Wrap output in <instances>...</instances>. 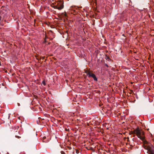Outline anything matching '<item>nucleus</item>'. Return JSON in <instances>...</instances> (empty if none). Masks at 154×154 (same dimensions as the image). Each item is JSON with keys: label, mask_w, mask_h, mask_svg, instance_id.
I'll use <instances>...</instances> for the list:
<instances>
[{"label": "nucleus", "mask_w": 154, "mask_h": 154, "mask_svg": "<svg viewBox=\"0 0 154 154\" xmlns=\"http://www.w3.org/2000/svg\"><path fill=\"white\" fill-rule=\"evenodd\" d=\"M136 134L137 137L140 138L142 140H144V133L143 131H141L139 130H137L136 131Z\"/></svg>", "instance_id": "1"}, {"label": "nucleus", "mask_w": 154, "mask_h": 154, "mask_svg": "<svg viewBox=\"0 0 154 154\" xmlns=\"http://www.w3.org/2000/svg\"><path fill=\"white\" fill-rule=\"evenodd\" d=\"M77 8L75 6H71L70 8V12L71 14H73L75 15L77 14V12L76 11Z\"/></svg>", "instance_id": "2"}, {"label": "nucleus", "mask_w": 154, "mask_h": 154, "mask_svg": "<svg viewBox=\"0 0 154 154\" xmlns=\"http://www.w3.org/2000/svg\"><path fill=\"white\" fill-rule=\"evenodd\" d=\"M63 2L62 1H59L57 2V8L59 10H61L63 8Z\"/></svg>", "instance_id": "3"}, {"label": "nucleus", "mask_w": 154, "mask_h": 154, "mask_svg": "<svg viewBox=\"0 0 154 154\" xmlns=\"http://www.w3.org/2000/svg\"><path fill=\"white\" fill-rule=\"evenodd\" d=\"M87 75L89 77H92L94 79V80L95 81H97V79L95 75L92 73L88 72L87 73Z\"/></svg>", "instance_id": "4"}, {"label": "nucleus", "mask_w": 154, "mask_h": 154, "mask_svg": "<svg viewBox=\"0 0 154 154\" xmlns=\"http://www.w3.org/2000/svg\"><path fill=\"white\" fill-rule=\"evenodd\" d=\"M144 148H145L147 150L148 152H149V150H151L150 149H149V148L146 146H144Z\"/></svg>", "instance_id": "5"}, {"label": "nucleus", "mask_w": 154, "mask_h": 154, "mask_svg": "<svg viewBox=\"0 0 154 154\" xmlns=\"http://www.w3.org/2000/svg\"><path fill=\"white\" fill-rule=\"evenodd\" d=\"M149 154H154V152L153 150H149Z\"/></svg>", "instance_id": "6"}, {"label": "nucleus", "mask_w": 154, "mask_h": 154, "mask_svg": "<svg viewBox=\"0 0 154 154\" xmlns=\"http://www.w3.org/2000/svg\"><path fill=\"white\" fill-rule=\"evenodd\" d=\"M63 17L66 18V17L67 16L66 12H65L64 13H63Z\"/></svg>", "instance_id": "7"}, {"label": "nucleus", "mask_w": 154, "mask_h": 154, "mask_svg": "<svg viewBox=\"0 0 154 154\" xmlns=\"http://www.w3.org/2000/svg\"><path fill=\"white\" fill-rule=\"evenodd\" d=\"M15 137L17 138H21V137H20V136H15Z\"/></svg>", "instance_id": "8"}, {"label": "nucleus", "mask_w": 154, "mask_h": 154, "mask_svg": "<svg viewBox=\"0 0 154 154\" xmlns=\"http://www.w3.org/2000/svg\"><path fill=\"white\" fill-rule=\"evenodd\" d=\"M73 101L74 102H76V99L75 98L74 99H73Z\"/></svg>", "instance_id": "9"}, {"label": "nucleus", "mask_w": 154, "mask_h": 154, "mask_svg": "<svg viewBox=\"0 0 154 154\" xmlns=\"http://www.w3.org/2000/svg\"><path fill=\"white\" fill-rule=\"evenodd\" d=\"M105 65H106V66L107 67H108V65H107V64H105Z\"/></svg>", "instance_id": "10"}, {"label": "nucleus", "mask_w": 154, "mask_h": 154, "mask_svg": "<svg viewBox=\"0 0 154 154\" xmlns=\"http://www.w3.org/2000/svg\"><path fill=\"white\" fill-rule=\"evenodd\" d=\"M17 104H18V106H20V103H17Z\"/></svg>", "instance_id": "11"}, {"label": "nucleus", "mask_w": 154, "mask_h": 154, "mask_svg": "<svg viewBox=\"0 0 154 154\" xmlns=\"http://www.w3.org/2000/svg\"><path fill=\"white\" fill-rule=\"evenodd\" d=\"M75 151H76V153H77V149H75Z\"/></svg>", "instance_id": "12"}, {"label": "nucleus", "mask_w": 154, "mask_h": 154, "mask_svg": "<svg viewBox=\"0 0 154 154\" xmlns=\"http://www.w3.org/2000/svg\"><path fill=\"white\" fill-rule=\"evenodd\" d=\"M77 123H79V120H78V122H77Z\"/></svg>", "instance_id": "13"}, {"label": "nucleus", "mask_w": 154, "mask_h": 154, "mask_svg": "<svg viewBox=\"0 0 154 154\" xmlns=\"http://www.w3.org/2000/svg\"><path fill=\"white\" fill-rule=\"evenodd\" d=\"M1 65V62L0 61V66Z\"/></svg>", "instance_id": "14"}, {"label": "nucleus", "mask_w": 154, "mask_h": 154, "mask_svg": "<svg viewBox=\"0 0 154 154\" xmlns=\"http://www.w3.org/2000/svg\"><path fill=\"white\" fill-rule=\"evenodd\" d=\"M74 104L75 105H76V103H75L74 104L73 103V105H74Z\"/></svg>", "instance_id": "15"}, {"label": "nucleus", "mask_w": 154, "mask_h": 154, "mask_svg": "<svg viewBox=\"0 0 154 154\" xmlns=\"http://www.w3.org/2000/svg\"><path fill=\"white\" fill-rule=\"evenodd\" d=\"M43 84L44 85H45V83H43Z\"/></svg>", "instance_id": "16"}, {"label": "nucleus", "mask_w": 154, "mask_h": 154, "mask_svg": "<svg viewBox=\"0 0 154 154\" xmlns=\"http://www.w3.org/2000/svg\"><path fill=\"white\" fill-rule=\"evenodd\" d=\"M147 143V142L146 141L145 142V143Z\"/></svg>", "instance_id": "17"}, {"label": "nucleus", "mask_w": 154, "mask_h": 154, "mask_svg": "<svg viewBox=\"0 0 154 154\" xmlns=\"http://www.w3.org/2000/svg\"><path fill=\"white\" fill-rule=\"evenodd\" d=\"M77 109H78V108H77Z\"/></svg>", "instance_id": "18"}]
</instances>
